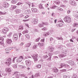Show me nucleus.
<instances>
[{
	"label": "nucleus",
	"instance_id": "nucleus-1",
	"mask_svg": "<svg viewBox=\"0 0 78 78\" xmlns=\"http://www.w3.org/2000/svg\"><path fill=\"white\" fill-rule=\"evenodd\" d=\"M14 73L12 74V75H15L16 78H19V76H23L24 77L25 75L24 74H22L16 71L14 72Z\"/></svg>",
	"mask_w": 78,
	"mask_h": 78
},
{
	"label": "nucleus",
	"instance_id": "nucleus-2",
	"mask_svg": "<svg viewBox=\"0 0 78 78\" xmlns=\"http://www.w3.org/2000/svg\"><path fill=\"white\" fill-rule=\"evenodd\" d=\"M64 20L66 22L70 23V22H71V18L70 17L66 16L64 18Z\"/></svg>",
	"mask_w": 78,
	"mask_h": 78
},
{
	"label": "nucleus",
	"instance_id": "nucleus-3",
	"mask_svg": "<svg viewBox=\"0 0 78 78\" xmlns=\"http://www.w3.org/2000/svg\"><path fill=\"white\" fill-rule=\"evenodd\" d=\"M61 67H59V69H61L62 67H63L64 66L66 68H69V67H70L69 65L65 64V63H62L61 64Z\"/></svg>",
	"mask_w": 78,
	"mask_h": 78
},
{
	"label": "nucleus",
	"instance_id": "nucleus-4",
	"mask_svg": "<svg viewBox=\"0 0 78 78\" xmlns=\"http://www.w3.org/2000/svg\"><path fill=\"white\" fill-rule=\"evenodd\" d=\"M9 4L8 3L6 2H5L3 3V6L4 8H6L9 7Z\"/></svg>",
	"mask_w": 78,
	"mask_h": 78
},
{
	"label": "nucleus",
	"instance_id": "nucleus-5",
	"mask_svg": "<svg viewBox=\"0 0 78 78\" xmlns=\"http://www.w3.org/2000/svg\"><path fill=\"white\" fill-rule=\"evenodd\" d=\"M23 59H23V56H21L18 59H16V61L18 62H20Z\"/></svg>",
	"mask_w": 78,
	"mask_h": 78
},
{
	"label": "nucleus",
	"instance_id": "nucleus-6",
	"mask_svg": "<svg viewBox=\"0 0 78 78\" xmlns=\"http://www.w3.org/2000/svg\"><path fill=\"white\" fill-rule=\"evenodd\" d=\"M26 63L27 66H30V65H31V61L29 60L26 61Z\"/></svg>",
	"mask_w": 78,
	"mask_h": 78
},
{
	"label": "nucleus",
	"instance_id": "nucleus-7",
	"mask_svg": "<svg viewBox=\"0 0 78 78\" xmlns=\"http://www.w3.org/2000/svg\"><path fill=\"white\" fill-rule=\"evenodd\" d=\"M0 40H1L2 41L0 42V44L2 45H4V42H3V40H4V38L2 37H0Z\"/></svg>",
	"mask_w": 78,
	"mask_h": 78
},
{
	"label": "nucleus",
	"instance_id": "nucleus-8",
	"mask_svg": "<svg viewBox=\"0 0 78 78\" xmlns=\"http://www.w3.org/2000/svg\"><path fill=\"white\" fill-rule=\"evenodd\" d=\"M18 38L17 34H14L13 36V39L14 40H15V41H16V40H17Z\"/></svg>",
	"mask_w": 78,
	"mask_h": 78
},
{
	"label": "nucleus",
	"instance_id": "nucleus-9",
	"mask_svg": "<svg viewBox=\"0 0 78 78\" xmlns=\"http://www.w3.org/2000/svg\"><path fill=\"white\" fill-rule=\"evenodd\" d=\"M32 22L34 24H36L37 23V20L35 19H34L32 21Z\"/></svg>",
	"mask_w": 78,
	"mask_h": 78
},
{
	"label": "nucleus",
	"instance_id": "nucleus-10",
	"mask_svg": "<svg viewBox=\"0 0 78 78\" xmlns=\"http://www.w3.org/2000/svg\"><path fill=\"white\" fill-rule=\"evenodd\" d=\"M5 70L7 72H11V69L9 68H7L5 69Z\"/></svg>",
	"mask_w": 78,
	"mask_h": 78
},
{
	"label": "nucleus",
	"instance_id": "nucleus-11",
	"mask_svg": "<svg viewBox=\"0 0 78 78\" xmlns=\"http://www.w3.org/2000/svg\"><path fill=\"white\" fill-rule=\"evenodd\" d=\"M15 12L16 14H19L21 12V10L20 9H17L15 10Z\"/></svg>",
	"mask_w": 78,
	"mask_h": 78
},
{
	"label": "nucleus",
	"instance_id": "nucleus-12",
	"mask_svg": "<svg viewBox=\"0 0 78 78\" xmlns=\"http://www.w3.org/2000/svg\"><path fill=\"white\" fill-rule=\"evenodd\" d=\"M70 4H71L72 5H76V3H75V2L73 1H70Z\"/></svg>",
	"mask_w": 78,
	"mask_h": 78
},
{
	"label": "nucleus",
	"instance_id": "nucleus-13",
	"mask_svg": "<svg viewBox=\"0 0 78 78\" xmlns=\"http://www.w3.org/2000/svg\"><path fill=\"white\" fill-rule=\"evenodd\" d=\"M16 7H17V6L16 5H12L11 7L10 8V9L11 10H14V9H16Z\"/></svg>",
	"mask_w": 78,
	"mask_h": 78
},
{
	"label": "nucleus",
	"instance_id": "nucleus-14",
	"mask_svg": "<svg viewBox=\"0 0 78 78\" xmlns=\"http://www.w3.org/2000/svg\"><path fill=\"white\" fill-rule=\"evenodd\" d=\"M67 62L68 63V64H70L72 65H73V64H74V62L72 61L69 60Z\"/></svg>",
	"mask_w": 78,
	"mask_h": 78
},
{
	"label": "nucleus",
	"instance_id": "nucleus-15",
	"mask_svg": "<svg viewBox=\"0 0 78 78\" xmlns=\"http://www.w3.org/2000/svg\"><path fill=\"white\" fill-rule=\"evenodd\" d=\"M31 10L32 11L34 12H36L37 11V9L35 8H32Z\"/></svg>",
	"mask_w": 78,
	"mask_h": 78
},
{
	"label": "nucleus",
	"instance_id": "nucleus-16",
	"mask_svg": "<svg viewBox=\"0 0 78 78\" xmlns=\"http://www.w3.org/2000/svg\"><path fill=\"white\" fill-rule=\"evenodd\" d=\"M59 56L60 58H64V57L66 56V55L65 54H62L59 55Z\"/></svg>",
	"mask_w": 78,
	"mask_h": 78
},
{
	"label": "nucleus",
	"instance_id": "nucleus-17",
	"mask_svg": "<svg viewBox=\"0 0 78 78\" xmlns=\"http://www.w3.org/2000/svg\"><path fill=\"white\" fill-rule=\"evenodd\" d=\"M53 55V54L52 53H49V56H50V57L49 58H48L47 59V60H48V61H50V60H51V56L52 55Z\"/></svg>",
	"mask_w": 78,
	"mask_h": 78
},
{
	"label": "nucleus",
	"instance_id": "nucleus-18",
	"mask_svg": "<svg viewBox=\"0 0 78 78\" xmlns=\"http://www.w3.org/2000/svg\"><path fill=\"white\" fill-rule=\"evenodd\" d=\"M7 44H10L12 42V41L11 40L8 39L7 40Z\"/></svg>",
	"mask_w": 78,
	"mask_h": 78
},
{
	"label": "nucleus",
	"instance_id": "nucleus-19",
	"mask_svg": "<svg viewBox=\"0 0 78 78\" xmlns=\"http://www.w3.org/2000/svg\"><path fill=\"white\" fill-rule=\"evenodd\" d=\"M19 67L20 68H21V69H25V68H26V66H24L19 65Z\"/></svg>",
	"mask_w": 78,
	"mask_h": 78
},
{
	"label": "nucleus",
	"instance_id": "nucleus-20",
	"mask_svg": "<svg viewBox=\"0 0 78 78\" xmlns=\"http://www.w3.org/2000/svg\"><path fill=\"white\" fill-rule=\"evenodd\" d=\"M54 3H55L56 5H59V3H60V1L58 0V1H54Z\"/></svg>",
	"mask_w": 78,
	"mask_h": 78
},
{
	"label": "nucleus",
	"instance_id": "nucleus-21",
	"mask_svg": "<svg viewBox=\"0 0 78 78\" xmlns=\"http://www.w3.org/2000/svg\"><path fill=\"white\" fill-rule=\"evenodd\" d=\"M63 25V24L61 23H60L57 24V26L58 27H62Z\"/></svg>",
	"mask_w": 78,
	"mask_h": 78
},
{
	"label": "nucleus",
	"instance_id": "nucleus-22",
	"mask_svg": "<svg viewBox=\"0 0 78 78\" xmlns=\"http://www.w3.org/2000/svg\"><path fill=\"white\" fill-rule=\"evenodd\" d=\"M12 33L10 32L9 34L7 35V37L9 38H10L12 36Z\"/></svg>",
	"mask_w": 78,
	"mask_h": 78
},
{
	"label": "nucleus",
	"instance_id": "nucleus-23",
	"mask_svg": "<svg viewBox=\"0 0 78 78\" xmlns=\"http://www.w3.org/2000/svg\"><path fill=\"white\" fill-rule=\"evenodd\" d=\"M11 62H9L8 61H7V62H5V64H7V65H8V66H9V65L11 64Z\"/></svg>",
	"mask_w": 78,
	"mask_h": 78
},
{
	"label": "nucleus",
	"instance_id": "nucleus-24",
	"mask_svg": "<svg viewBox=\"0 0 78 78\" xmlns=\"http://www.w3.org/2000/svg\"><path fill=\"white\" fill-rule=\"evenodd\" d=\"M49 50L50 51H51V52H53V51H54V48H50L49 47Z\"/></svg>",
	"mask_w": 78,
	"mask_h": 78
},
{
	"label": "nucleus",
	"instance_id": "nucleus-25",
	"mask_svg": "<svg viewBox=\"0 0 78 78\" xmlns=\"http://www.w3.org/2000/svg\"><path fill=\"white\" fill-rule=\"evenodd\" d=\"M28 30H25L23 31V34H26V33H28Z\"/></svg>",
	"mask_w": 78,
	"mask_h": 78
},
{
	"label": "nucleus",
	"instance_id": "nucleus-26",
	"mask_svg": "<svg viewBox=\"0 0 78 78\" xmlns=\"http://www.w3.org/2000/svg\"><path fill=\"white\" fill-rule=\"evenodd\" d=\"M4 30H5L4 33H6L8 31V28L7 27L4 28Z\"/></svg>",
	"mask_w": 78,
	"mask_h": 78
},
{
	"label": "nucleus",
	"instance_id": "nucleus-27",
	"mask_svg": "<svg viewBox=\"0 0 78 78\" xmlns=\"http://www.w3.org/2000/svg\"><path fill=\"white\" fill-rule=\"evenodd\" d=\"M17 1V0H12L11 1V3H16Z\"/></svg>",
	"mask_w": 78,
	"mask_h": 78
},
{
	"label": "nucleus",
	"instance_id": "nucleus-28",
	"mask_svg": "<svg viewBox=\"0 0 78 78\" xmlns=\"http://www.w3.org/2000/svg\"><path fill=\"white\" fill-rule=\"evenodd\" d=\"M33 59H34L35 58H37V57H38V55L37 54L36 55H34V56H33Z\"/></svg>",
	"mask_w": 78,
	"mask_h": 78
},
{
	"label": "nucleus",
	"instance_id": "nucleus-29",
	"mask_svg": "<svg viewBox=\"0 0 78 78\" xmlns=\"http://www.w3.org/2000/svg\"><path fill=\"white\" fill-rule=\"evenodd\" d=\"M40 76L39 73H36L35 75V77H38V76Z\"/></svg>",
	"mask_w": 78,
	"mask_h": 78
},
{
	"label": "nucleus",
	"instance_id": "nucleus-30",
	"mask_svg": "<svg viewBox=\"0 0 78 78\" xmlns=\"http://www.w3.org/2000/svg\"><path fill=\"white\" fill-rule=\"evenodd\" d=\"M38 26L40 28H42V27H44V25H43L41 23L38 24Z\"/></svg>",
	"mask_w": 78,
	"mask_h": 78
},
{
	"label": "nucleus",
	"instance_id": "nucleus-31",
	"mask_svg": "<svg viewBox=\"0 0 78 78\" xmlns=\"http://www.w3.org/2000/svg\"><path fill=\"white\" fill-rule=\"evenodd\" d=\"M37 68L40 69L41 67V64L37 65L36 66Z\"/></svg>",
	"mask_w": 78,
	"mask_h": 78
},
{
	"label": "nucleus",
	"instance_id": "nucleus-32",
	"mask_svg": "<svg viewBox=\"0 0 78 78\" xmlns=\"http://www.w3.org/2000/svg\"><path fill=\"white\" fill-rule=\"evenodd\" d=\"M12 67L13 68H14L15 69L17 68V65L16 64L15 65H13L12 66Z\"/></svg>",
	"mask_w": 78,
	"mask_h": 78
},
{
	"label": "nucleus",
	"instance_id": "nucleus-33",
	"mask_svg": "<svg viewBox=\"0 0 78 78\" xmlns=\"http://www.w3.org/2000/svg\"><path fill=\"white\" fill-rule=\"evenodd\" d=\"M50 34V33H49L48 32L47 33H45L44 34V37L47 36H48Z\"/></svg>",
	"mask_w": 78,
	"mask_h": 78
},
{
	"label": "nucleus",
	"instance_id": "nucleus-34",
	"mask_svg": "<svg viewBox=\"0 0 78 78\" xmlns=\"http://www.w3.org/2000/svg\"><path fill=\"white\" fill-rule=\"evenodd\" d=\"M72 78H78V77L76 74H73L72 76Z\"/></svg>",
	"mask_w": 78,
	"mask_h": 78
},
{
	"label": "nucleus",
	"instance_id": "nucleus-35",
	"mask_svg": "<svg viewBox=\"0 0 78 78\" xmlns=\"http://www.w3.org/2000/svg\"><path fill=\"white\" fill-rule=\"evenodd\" d=\"M42 30H43V31H47V28L46 27H44L43 28L41 29Z\"/></svg>",
	"mask_w": 78,
	"mask_h": 78
},
{
	"label": "nucleus",
	"instance_id": "nucleus-36",
	"mask_svg": "<svg viewBox=\"0 0 78 78\" xmlns=\"http://www.w3.org/2000/svg\"><path fill=\"white\" fill-rule=\"evenodd\" d=\"M38 45H39V46H41H41H44V44L43 43L41 44V43H39L38 44Z\"/></svg>",
	"mask_w": 78,
	"mask_h": 78
},
{
	"label": "nucleus",
	"instance_id": "nucleus-37",
	"mask_svg": "<svg viewBox=\"0 0 78 78\" xmlns=\"http://www.w3.org/2000/svg\"><path fill=\"white\" fill-rule=\"evenodd\" d=\"M30 45H31V43H29L27 44H26V47H29L30 46Z\"/></svg>",
	"mask_w": 78,
	"mask_h": 78
},
{
	"label": "nucleus",
	"instance_id": "nucleus-38",
	"mask_svg": "<svg viewBox=\"0 0 78 78\" xmlns=\"http://www.w3.org/2000/svg\"><path fill=\"white\" fill-rule=\"evenodd\" d=\"M54 72H55V73H57V72H58V69H57V68H55V69H54Z\"/></svg>",
	"mask_w": 78,
	"mask_h": 78
},
{
	"label": "nucleus",
	"instance_id": "nucleus-39",
	"mask_svg": "<svg viewBox=\"0 0 78 78\" xmlns=\"http://www.w3.org/2000/svg\"><path fill=\"white\" fill-rule=\"evenodd\" d=\"M6 13V12L3 13L2 12L0 11V15H5Z\"/></svg>",
	"mask_w": 78,
	"mask_h": 78
},
{
	"label": "nucleus",
	"instance_id": "nucleus-40",
	"mask_svg": "<svg viewBox=\"0 0 78 78\" xmlns=\"http://www.w3.org/2000/svg\"><path fill=\"white\" fill-rule=\"evenodd\" d=\"M56 39L58 40H63V38H62V37H57Z\"/></svg>",
	"mask_w": 78,
	"mask_h": 78
},
{
	"label": "nucleus",
	"instance_id": "nucleus-41",
	"mask_svg": "<svg viewBox=\"0 0 78 78\" xmlns=\"http://www.w3.org/2000/svg\"><path fill=\"white\" fill-rule=\"evenodd\" d=\"M25 37H27V39H30V36H29L28 35V34H27V35H25Z\"/></svg>",
	"mask_w": 78,
	"mask_h": 78
},
{
	"label": "nucleus",
	"instance_id": "nucleus-42",
	"mask_svg": "<svg viewBox=\"0 0 78 78\" xmlns=\"http://www.w3.org/2000/svg\"><path fill=\"white\" fill-rule=\"evenodd\" d=\"M39 7L40 9H44V7H43L41 4H40Z\"/></svg>",
	"mask_w": 78,
	"mask_h": 78
},
{
	"label": "nucleus",
	"instance_id": "nucleus-43",
	"mask_svg": "<svg viewBox=\"0 0 78 78\" xmlns=\"http://www.w3.org/2000/svg\"><path fill=\"white\" fill-rule=\"evenodd\" d=\"M57 9L58 11H63V9L61 8H58Z\"/></svg>",
	"mask_w": 78,
	"mask_h": 78
},
{
	"label": "nucleus",
	"instance_id": "nucleus-44",
	"mask_svg": "<svg viewBox=\"0 0 78 78\" xmlns=\"http://www.w3.org/2000/svg\"><path fill=\"white\" fill-rule=\"evenodd\" d=\"M42 24H43V25H48V23H47L43 22Z\"/></svg>",
	"mask_w": 78,
	"mask_h": 78
},
{
	"label": "nucleus",
	"instance_id": "nucleus-45",
	"mask_svg": "<svg viewBox=\"0 0 78 78\" xmlns=\"http://www.w3.org/2000/svg\"><path fill=\"white\" fill-rule=\"evenodd\" d=\"M19 29L20 30H23V26L22 25L20 26L19 27Z\"/></svg>",
	"mask_w": 78,
	"mask_h": 78
},
{
	"label": "nucleus",
	"instance_id": "nucleus-46",
	"mask_svg": "<svg viewBox=\"0 0 78 78\" xmlns=\"http://www.w3.org/2000/svg\"><path fill=\"white\" fill-rule=\"evenodd\" d=\"M56 7H57V6H56V5H54V6H53L51 8V9H55V8H56Z\"/></svg>",
	"mask_w": 78,
	"mask_h": 78
},
{
	"label": "nucleus",
	"instance_id": "nucleus-47",
	"mask_svg": "<svg viewBox=\"0 0 78 78\" xmlns=\"http://www.w3.org/2000/svg\"><path fill=\"white\" fill-rule=\"evenodd\" d=\"M66 70H67L65 69H63L61 70V72H66Z\"/></svg>",
	"mask_w": 78,
	"mask_h": 78
},
{
	"label": "nucleus",
	"instance_id": "nucleus-48",
	"mask_svg": "<svg viewBox=\"0 0 78 78\" xmlns=\"http://www.w3.org/2000/svg\"><path fill=\"white\" fill-rule=\"evenodd\" d=\"M40 39H41V38L40 37L37 38L36 40V42H39V40H40Z\"/></svg>",
	"mask_w": 78,
	"mask_h": 78
},
{
	"label": "nucleus",
	"instance_id": "nucleus-49",
	"mask_svg": "<svg viewBox=\"0 0 78 78\" xmlns=\"http://www.w3.org/2000/svg\"><path fill=\"white\" fill-rule=\"evenodd\" d=\"M1 74H2V75H3V76L5 75L4 74H3V72H2L1 73H0V77H2V75H1Z\"/></svg>",
	"mask_w": 78,
	"mask_h": 78
},
{
	"label": "nucleus",
	"instance_id": "nucleus-50",
	"mask_svg": "<svg viewBox=\"0 0 78 78\" xmlns=\"http://www.w3.org/2000/svg\"><path fill=\"white\" fill-rule=\"evenodd\" d=\"M45 41V39L44 38L41 40V42H42V43H44Z\"/></svg>",
	"mask_w": 78,
	"mask_h": 78
},
{
	"label": "nucleus",
	"instance_id": "nucleus-51",
	"mask_svg": "<svg viewBox=\"0 0 78 78\" xmlns=\"http://www.w3.org/2000/svg\"><path fill=\"white\" fill-rule=\"evenodd\" d=\"M11 58H9L7 59V61H9V62H11Z\"/></svg>",
	"mask_w": 78,
	"mask_h": 78
},
{
	"label": "nucleus",
	"instance_id": "nucleus-52",
	"mask_svg": "<svg viewBox=\"0 0 78 78\" xmlns=\"http://www.w3.org/2000/svg\"><path fill=\"white\" fill-rule=\"evenodd\" d=\"M60 6L61 7H62V8H66V5H60Z\"/></svg>",
	"mask_w": 78,
	"mask_h": 78
},
{
	"label": "nucleus",
	"instance_id": "nucleus-53",
	"mask_svg": "<svg viewBox=\"0 0 78 78\" xmlns=\"http://www.w3.org/2000/svg\"><path fill=\"white\" fill-rule=\"evenodd\" d=\"M54 40V39L53 37H51L50 38V41H51Z\"/></svg>",
	"mask_w": 78,
	"mask_h": 78
},
{
	"label": "nucleus",
	"instance_id": "nucleus-54",
	"mask_svg": "<svg viewBox=\"0 0 78 78\" xmlns=\"http://www.w3.org/2000/svg\"><path fill=\"white\" fill-rule=\"evenodd\" d=\"M37 46V45H35L33 46V48H36Z\"/></svg>",
	"mask_w": 78,
	"mask_h": 78
},
{
	"label": "nucleus",
	"instance_id": "nucleus-55",
	"mask_svg": "<svg viewBox=\"0 0 78 78\" xmlns=\"http://www.w3.org/2000/svg\"><path fill=\"white\" fill-rule=\"evenodd\" d=\"M64 77L65 78H70V76H64Z\"/></svg>",
	"mask_w": 78,
	"mask_h": 78
},
{
	"label": "nucleus",
	"instance_id": "nucleus-56",
	"mask_svg": "<svg viewBox=\"0 0 78 78\" xmlns=\"http://www.w3.org/2000/svg\"><path fill=\"white\" fill-rule=\"evenodd\" d=\"M48 56H47V55H44L43 57V58L44 59H45V58H48Z\"/></svg>",
	"mask_w": 78,
	"mask_h": 78
},
{
	"label": "nucleus",
	"instance_id": "nucleus-57",
	"mask_svg": "<svg viewBox=\"0 0 78 78\" xmlns=\"http://www.w3.org/2000/svg\"><path fill=\"white\" fill-rule=\"evenodd\" d=\"M35 4V3H32V7H34V6H35L34 5Z\"/></svg>",
	"mask_w": 78,
	"mask_h": 78
},
{
	"label": "nucleus",
	"instance_id": "nucleus-58",
	"mask_svg": "<svg viewBox=\"0 0 78 78\" xmlns=\"http://www.w3.org/2000/svg\"><path fill=\"white\" fill-rule=\"evenodd\" d=\"M5 33V30L4 29H3L2 30V33H4V34H5V33Z\"/></svg>",
	"mask_w": 78,
	"mask_h": 78
},
{
	"label": "nucleus",
	"instance_id": "nucleus-59",
	"mask_svg": "<svg viewBox=\"0 0 78 78\" xmlns=\"http://www.w3.org/2000/svg\"><path fill=\"white\" fill-rule=\"evenodd\" d=\"M29 20H30V19L26 20H23V22H26L27 21H29Z\"/></svg>",
	"mask_w": 78,
	"mask_h": 78
},
{
	"label": "nucleus",
	"instance_id": "nucleus-60",
	"mask_svg": "<svg viewBox=\"0 0 78 78\" xmlns=\"http://www.w3.org/2000/svg\"><path fill=\"white\" fill-rule=\"evenodd\" d=\"M16 58H17V57H15L13 58V62H14V61L15 60V59H16Z\"/></svg>",
	"mask_w": 78,
	"mask_h": 78
},
{
	"label": "nucleus",
	"instance_id": "nucleus-61",
	"mask_svg": "<svg viewBox=\"0 0 78 78\" xmlns=\"http://www.w3.org/2000/svg\"><path fill=\"white\" fill-rule=\"evenodd\" d=\"M21 4H22V3H20V2H18L17 4V5H21Z\"/></svg>",
	"mask_w": 78,
	"mask_h": 78
},
{
	"label": "nucleus",
	"instance_id": "nucleus-62",
	"mask_svg": "<svg viewBox=\"0 0 78 78\" xmlns=\"http://www.w3.org/2000/svg\"><path fill=\"white\" fill-rule=\"evenodd\" d=\"M34 61H37L38 59L37 58H34Z\"/></svg>",
	"mask_w": 78,
	"mask_h": 78
},
{
	"label": "nucleus",
	"instance_id": "nucleus-63",
	"mask_svg": "<svg viewBox=\"0 0 78 78\" xmlns=\"http://www.w3.org/2000/svg\"><path fill=\"white\" fill-rule=\"evenodd\" d=\"M48 6V4H47L45 5V7H46V8H47Z\"/></svg>",
	"mask_w": 78,
	"mask_h": 78
},
{
	"label": "nucleus",
	"instance_id": "nucleus-64",
	"mask_svg": "<svg viewBox=\"0 0 78 78\" xmlns=\"http://www.w3.org/2000/svg\"><path fill=\"white\" fill-rule=\"evenodd\" d=\"M23 45V43L22 42L20 44V46H22V45Z\"/></svg>",
	"mask_w": 78,
	"mask_h": 78
}]
</instances>
